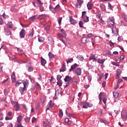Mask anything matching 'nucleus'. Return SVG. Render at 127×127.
Masks as SVG:
<instances>
[{
	"mask_svg": "<svg viewBox=\"0 0 127 127\" xmlns=\"http://www.w3.org/2000/svg\"><path fill=\"white\" fill-rule=\"evenodd\" d=\"M107 24L109 27H113V26L115 25V18L110 17L107 20Z\"/></svg>",
	"mask_w": 127,
	"mask_h": 127,
	"instance_id": "1",
	"label": "nucleus"
},
{
	"mask_svg": "<svg viewBox=\"0 0 127 127\" xmlns=\"http://www.w3.org/2000/svg\"><path fill=\"white\" fill-rule=\"evenodd\" d=\"M113 36H118L119 35V32L116 27H114L112 28Z\"/></svg>",
	"mask_w": 127,
	"mask_h": 127,
	"instance_id": "2",
	"label": "nucleus"
},
{
	"mask_svg": "<svg viewBox=\"0 0 127 127\" xmlns=\"http://www.w3.org/2000/svg\"><path fill=\"white\" fill-rule=\"evenodd\" d=\"M13 104H14V108H15V111L16 112L20 111V107L19 106L18 102H14Z\"/></svg>",
	"mask_w": 127,
	"mask_h": 127,
	"instance_id": "3",
	"label": "nucleus"
},
{
	"mask_svg": "<svg viewBox=\"0 0 127 127\" xmlns=\"http://www.w3.org/2000/svg\"><path fill=\"white\" fill-rule=\"evenodd\" d=\"M78 104L80 106H83V109H88L90 107L88 102H79Z\"/></svg>",
	"mask_w": 127,
	"mask_h": 127,
	"instance_id": "4",
	"label": "nucleus"
},
{
	"mask_svg": "<svg viewBox=\"0 0 127 127\" xmlns=\"http://www.w3.org/2000/svg\"><path fill=\"white\" fill-rule=\"evenodd\" d=\"M83 2H84V1L82 0H77V2L76 3V7L77 8H81Z\"/></svg>",
	"mask_w": 127,
	"mask_h": 127,
	"instance_id": "5",
	"label": "nucleus"
},
{
	"mask_svg": "<svg viewBox=\"0 0 127 127\" xmlns=\"http://www.w3.org/2000/svg\"><path fill=\"white\" fill-rule=\"evenodd\" d=\"M38 18H39V16H37V15H33L29 18V20L30 22H32V21H34V20H36Z\"/></svg>",
	"mask_w": 127,
	"mask_h": 127,
	"instance_id": "6",
	"label": "nucleus"
},
{
	"mask_svg": "<svg viewBox=\"0 0 127 127\" xmlns=\"http://www.w3.org/2000/svg\"><path fill=\"white\" fill-rule=\"evenodd\" d=\"M26 32L25 30L22 29L19 33V36L21 38H24Z\"/></svg>",
	"mask_w": 127,
	"mask_h": 127,
	"instance_id": "7",
	"label": "nucleus"
},
{
	"mask_svg": "<svg viewBox=\"0 0 127 127\" xmlns=\"http://www.w3.org/2000/svg\"><path fill=\"white\" fill-rule=\"evenodd\" d=\"M81 42L83 44H87V43H89V42H90V40L88 39V38L84 37L81 39Z\"/></svg>",
	"mask_w": 127,
	"mask_h": 127,
	"instance_id": "8",
	"label": "nucleus"
},
{
	"mask_svg": "<svg viewBox=\"0 0 127 127\" xmlns=\"http://www.w3.org/2000/svg\"><path fill=\"white\" fill-rule=\"evenodd\" d=\"M72 77H70L68 75L65 76V78L64 79V82H69V83H73L72 81Z\"/></svg>",
	"mask_w": 127,
	"mask_h": 127,
	"instance_id": "9",
	"label": "nucleus"
},
{
	"mask_svg": "<svg viewBox=\"0 0 127 127\" xmlns=\"http://www.w3.org/2000/svg\"><path fill=\"white\" fill-rule=\"evenodd\" d=\"M77 67H79V64H74L71 66L70 69H69V72H71V71L73 70H75Z\"/></svg>",
	"mask_w": 127,
	"mask_h": 127,
	"instance_id": "10",
	"label": "nucleus"
},
{
	"mask_svg": "<svg viewBox=\"0 0 127 127\" xmlns=\"http://www.w3.org/2000/svg\"><path fill=\"white\" fill-rule=\"evenodd\" d=\"M69 21L71 23V24H76L77 23V21H76V20L74 19L73 18V17L72 16H69Z\"/></svg>",
	"mask_w": 127,
	"mask_h": 127,
	"instance_id": "11",
	"label": "nucleus"
},
{
	"mask_svg": "<svg viewBox=\"0 0 127 127\" xmlns=\"http://www.w3.org/2000/svg\"><path fill=\"white\" fill-rule=\"evenodd\" d=\"M121 118L123 121H127V113L121 114Z\"/></svg>",
	"mask_w": 127,
	"mask_h": 127,
	"instance_id": "12",
	"label": "nucleus"
},
{
	"mask_svg": "<svg viewBox=\"0 0 127 127\" xmlns=\"http://www.w3.org/2000/svg\"><path fill=\"white\" fill-rule=\"evenodd\" d=\"M47 62L46 61L42 58V57H41V64L42 66H45V64H46Z\"/></svg>",
	"mask_w": 127,
	"mask_h": 127,
	"instance_id": "13",
	"label": "nucleus"
},
{
	"mask_svg": "<svg viewBox=\"0 0 127 127\" xmlns=\"http://www.w3.org/2000/svg\"><path fill=\"white\" fill-rule=\"evenodd\" d=\"M76 74L77 76H80L81 74H82V69L79 67L77 68L76 70Z\"/></svg>",
	"mask_w": 127,
	"mask_h": 127,
	"instance_id": "14",
	"label": "nucleus"
},
{
	"mask_svg": "<svg viewBox=\"0 0 127 127\" xmlns=\"http://www.w3.org/2000/svg\"><path fill=\"white\" fill-rule=\"evenodd\" d=\"M26 90L27 89L24 87L19 88V91L20 93L21 94V95H23V92H24V91H26Z\"/></svg>",
	"mask_w": 127,
	"mask_h": 127,
	"instance_id": "15",
	"label": "nucleus"
},
{
	"mask_svg": "<svg viewBox=\"0 0 127 127\" xmlns=\"http://www.w3.org/2000/svg\"><path fill=\"white\" fill-rule=\"evenodd\" d=\"M23 86H24V88H25L26 89H27V87H28V80H26L25 81L23 82Z\"/></svg>",
	"mask_w": 127,
	"mask_h": 127,
	"instance_id": "16",
	"label": "nucleus"
},
{
	"mask_svg": "<svg viewBox=\"0 0 127 127\" xmlns=\"http://www.w3.org/2000/svg\"><path fill=\"white\" fill-rule=\"evenodd\" d=\"M76 58L78 60H79V61H84V57H82V55H77Z\"/></svg>",
	"mask_w": 127,
	"mask_h": 127,
	"instance_id": "17",
	"label": "nucleus"
},
{
	"mask_svg": "<svg viewBox=\"0 0 127 127\" xmlns=\"http://www.w3.org/2000/svg\"><path fill=\"white\" fill-rule=\"evenodd\" d=\"M64 71H66V65H65V63H64L60 72H64Z\"/></svg>",
	"mask_w": 127,
	"mask_h": 127,
	"instance_id": "18",
	"label": "nucleus"
},
{
	"mask_svg": "<svg viewBox=\"0 0 127 127\" xmlns=\"http://www.w3.org/2000/svg\"><path fill=\"white\" fill-rule=\"evenodd\" d=\"M11 77L12 83H14V82H15V74L14 72L12 73Z\"/></svg>",
	"mask_w": 127,
	"mask_h": 127,
	"instance_id": "19",
	"label": "nucleus"
},
{
	"mask_svg": "<svg viewBox=\"0 0 127 127\" xmlns=\"http://www.w3.org/2000/svg\"><path fill=\"white\" fill-rule=\"evenodd\" d=\"M87 6L88 9H89V10H90V9H92V8H93V3H88L87 4Z\"/></svg>",
	"mask_w": 127,
	"mask_h": 127,
	"instance_id": "20",
	"label": "nucleus"
},
{
	"mask_svg": "<svg viewBox=\"0 0 127 127\" xmlns=\"http://www.w3.org/2000/svg\"><path fill=\"white\" fill-rule=\"evenodd\" d=\"M48 43H49V44H54V41L52 37H49L48 38Z\"/></svg>",
	"mask_w": 127,
	"mask_h": 127,
	"instance_id": "21",
	"label": "nucleus"
},
{
	"mask_svg": "<svg viewBox=\"0 0 127 127\" xmlns=\"http://www.w3.org/2000/svg\"><path fill=\"white\" fill-rule=\"evenodd\" d=\"M21 121H22V116L21 115H19L17 118V122L19 124H20L21 122Z\"/></svg>",
	"mask_w": 127,
	"mask_h": 127,
	"instance_id": "22",
	"label": "nucleus"
},
{
	"mask_svg": "<svg viewBox=\"0 0 127 127\" xmlns=\"http://www.w3.org/2000/svg\"><path fill=\"white\" fill-rule=\"evenodd\" d=\"M59 7H60V5H57L55 8H54L52 12L55 13V12H56L57 10H58V9H59Z\"/></svg>",
	"mask_w": 127,
	"mask_h": 127,
	"instance_id": "23",
	"label": "nucleus"
},
{
	"mask_svg": "<svg viewBox=\"0 0 127 127\" xmlns=\"http://www.w3.org/2000/svg\"><path fill=\"white\" fill-rule=\"evenodd\" d=\"M23 82V81H22L21 80H18L15 83V86L18 87V86H19V85H20V84H22Z\"/></svg>",
	"mask_w": 127,
	"mask_h": 127,
	"instance_id": "24",
	"label": "nucleus"
},
{
	"mask_svg": "<svg viewBox=\"0 0 127 127\" xmlns=\"http://www.w3.org/2000/svg\"><path fill=\"white\" fill-rule=\"evenodd\" d=\"M105 59H98L97 62L99 64H104V62H105Z\"/></svg>",
	"mask_w": 127,
	"mask_h": 127,
	"instance_id": "25",
	"label": "nucleus"
},
{
	"mask_svg": "<svg viewBox=\"0 0 127 127\" xmlns=\"http://www.w3.org/2000/svg\"><path fill=\"white\" fill-rule=\"evenodd\" d=\"M46 100V96H45V95H43L41 96V102L42 103V104H43V103H44V102H45Z\"/></svg>",
	"mask_w": 127,
	"mask_h": 127,
	"instance_id": "26",
	"label": "nucleus"
},
{
	"mask_svg": "<svg viewBox=\"0 0 127 127\" xmlns=\"http://www.w3.org/2000/svg\"><path fill=\"white\" fill-rule=\"evenodd\" d=\"M48 56L50 60H51L52 58H54V55H53V54H52V53L51 52L49 53Z\"/></svg>",
	"mask_w": 127,
	"mask_h": 127,
	"instance_id": "27",
	"label": "nucleus"
},
{
	"mask_svg": "<svg viewBox=\"0 0 127 127\" xmlns=\"http://www.w3.org/2000/svg\"><path fill=\"white\" fill-rule=\"evenodd\" d=\"M71 82H72V83L73 82V85H74V86H77L78 84V81L75 78H72Z\"/></svg>",
	"mask_w": 127,
	"mask_h": 127,
	"instance_id": "28",
	"label": "nucleus"
},
{
	"mask_svg": "<svg viewBox=\"0 0 127 127\" xmlns=\"http://www.w3.org/2000/svg\"><path fill=\"white\" fill-rule=\"evenodd\" d=\"M116 72H117V75H116L117 77H119V76H120V75L122 74V70H121L120 69H117L116 70Z\"/></svg>",
	"mask_w": 127,
	"mask_h": 127,
	"instance_id": "29",
	"label": "nucleus"
},
{
	"mask_svg": "<svg viewBox=\"0 0 127 127\" xmlns=\"http://www.w3.org/2000/svg\"><path fill=\"white\" fill-rule=\"evenodd\" d=\"M89 60H95V61H97V59H96V58L95 57L94 55H91L89 57Z\"/></svg>",
	"mask_w": 127,
	"mask_h": 127,
	"instance_id": "30",
	"label": "nucleus"
},
{
	"mask_svg": "<svg viewBox=\"0 0 127 127\" xmlns=\"http://www.w3.org/2000/svg\"><path fill=\"white\" fill-rule=\"evenodd\" d=\"M82 18L83 19L85 22H89V17H88L87 16H84V17H82Z\"/></svg>",
	"mask_w": 127,
	"mask_h": 127,
	"instance_id": "31",
	"label": "nucleus"
},
{
	"mask_svg": "<svg viewBox=\"0 0 127 127\" xmlns=\"http://www.w3.org/2000/svg\"><path fill=\"white\" fill-rule=\"evenodd\" d=\"M7 26L8 28H12L13 27V24H12V22H10L8 23Z\"/></svg>",
	"mask_w": 127,
	"mask_h": 127,
	"instance_id": "32",
	"label": "nucleus"
},
{
	"mask_svg": "<svg viewBox=\"0 0 127 127\" xmlns=\"http://www.w3.org/2000/svg\"><path fill=\"white\" fill-rule=\"evenodd\" d=\"M59 117V118H62L63 117V111L62 109H60Z\"/></svg>",
	"mask_w": 127,
	"mask_h": 127,
	"instance_id": "33",
	"label": "nucleus"
},
{
	"mask_svg": "<svg viewBox=\"0 0 127 127\" xmlns=\"http://www.w3.org/2000/svg\"><path fill=\"white\" fill-rule=\"evenodd\" d=\"M5 34L8 36V35H10L11 34V32H10L9 30H5Z\"/></svg>",
	"mask_w": 127,
	"mask_h": 127,
	"instance_id": "34",
	"label": "nucleus"
},
{
	"mask_svg": "<svg viewBox=\"0 0 127 127\" xmlns=\"http://www.w3.org/2000/svg\"><path fill=\"white\" fill-rule=\"evenodd\" d=\"M48 106L51 108H52L54 106V103H52V100H50L48 104Z\"/></svg>",
	"mask_w": 127,
	"mask_h": 127,
	"instance_id": "35",
	"label": "nucleus"
},
{
	"mask_svg": "<svg viewBox=\"0 0 127 127\" xmlns=\"http://www.w3.org/2000/svg\"><path fill=\"white\" fill-rule=\"evenodd\" d=\"M17 49L19 55H22V54H24L22 50L19 49L18 48H17Z\"/></svg>",
	"mask_w": 127,
	"mask_h": 127,
	"instance_id": "36",
	"label": "nucleus"
},
{
	"mask_svg": "<svg viewBox=\"0 0 127 127\" xmlns=\"http://www.w3.org/2000/svg\"><path fill=\"white\" fill-rule=\"evenodd\" d=\"M98 76L99 77L98 80L99 81H101L102 80V78H103V76H104V74L103 73H100L99 74H98Z\"/></svg>",
	"mask_w": 127,
	"mask_h": 127,
	"instance_id": "37",
	"label": "nucleus"
},
{
	"mask_svg": "<svg viewBox=\"0 0 127 127\" xmlns=\"http://www.w3.org/2000/svg\"><path fill=\"white\" fill-rule=\"evenodd\" d=\"M100 7L102 10H106V5L104 4H101Z\"/></svg>",
	"mask_w": 127,
	"mask_h": 127,
	"instance_id": "38",
	"label": "nucleus"
},
{
	"mask_svg": "<svg viewBox=\"0 0 127 127\" xmlns=\"http://www.w3.org/2000/svg\"><path fill=\"white\" fill-rule=\"evenodd\" d=\"M38 41L39 42H43L44 41V37H40L38 38Z\"/></svg>",
	"mask_w": 127,
	"mask_h": 127,
	"instance_id": "39",
	"label": "nucleus"
},
{
	"mask_svg": "<svg viewBox=\"0 0 127 127\" xmlns=\"http://www.w3.org/2000/svg\"><path fill=\"white\" fill-rule=\"evenodd\" d=\"M113 96L114 98H118L119 97V93L116 92H113Z\"/></svg>",
	"mask_w": 127,
	"mask_h": 127,
	"instance_id": "40",
	"label": "nucleus"
},
{
	"mask_svg": "<svg viewBox=\"0 0 127 127\" xmlns=\"http://www.w3.org/2000/svg\"><path fill=\"white\" fill-rule=\"evenodd\" d=\"M73 61V58L69 59L67 61H66V63L67 64H69V63H72Z\"/></svg>",
	"mask_w": 127,
	"mask_h": 127,
	"instance_id": "41",
	"label": "nucleus"
},
{
	"mask_svg": "<svg viewBox=\"0 0 127 127\" xmlns=\"http://www.w3.org/2000/svg\"><path fill=\"white\" fill-rule=\"evenodd\" d=\"M61 32L63 33L64 36H66L67 34H66V32H65V30L63 29H62L61 30Z\"/></svg>",
	"mask_w": 127,
	"mask_h": 127,
	"instance_id": "42",
	"label": "nucleus"
},
{
	"mask_svg": "<svg viewBox=\"0 0 127 127\" xmlns=\"http://www.w3.org/2000/svg\"><path fill=\"white\" fill-rule=\"evenodd\" d=\"M24 121H25L26 123H29V122H30V118L26 117L24 119Z\"/></svg>",
	"mask_w": 127,
	"mask_h": 127,
	"instance_id": "43",
	"label": "nucleus"
},
{
	"mask_svg": "<svg viewBox=\"0 0 127 127\" xmlns=\"http://www.w3.org/2000/svg\"><path fill=\"white\" fill-rule=\"evenodd\" d=\"M57 85L61 87L62 86V80H58Z\"/></svg>",
	"mask_w": 127,
	"mask_h": 127,
	"instance_id": "44",
	"label": "nucleus"
},
{
	"mask_svg": "<svg viewBox=\"0 0 127 127\" xmlns=\"http://www.w3.org/2000/svg\"><path fill=\"white\" fill-rule=\"evenodd\" d=\"M108 7L109 9H111V10H113V5L111 4V3H108Z\"/></svg>",
	"mask_w": 127,
	"mask_h": 127,
	"instance_id": "45",
	"label": "nucleus"
},
{
	"mask_svg": "<svg viewBox=\"0 0 127 127\" xmlns=\"http://www.w3.org/2000/svg\"><path fill=\"white\" fill-rule=\"evenodd\" d=\"M123 82V79H118V81L117 82V85H118V87H120V84H121V82Z\"/></svg>",
	"mask_w": 127,
	"mask_h": 127,
	"instance_id": "46",
	"label": "nucleus"
},
{
	"mask_svg": "<svg viewBox=\"0 0 127 127\" xmlns=\"http://www.w3.org/2000/svg\"><path fill=\"white\" fill-rule=\"evenodd\" d=\"M61 78H62V76H61V75H58L57 76V80H61Z\"/></svg>",
	"mask_w": 127,
	"mask_h": 127,
	"instance_id": "47",
	"label": "nucleus"
},
{
	"mask_svg": "<svg viewBox=\"0 0 127 127\" xmlns=\"http://www.w3.org/2000/svg\"><path fill=\"white\" fill-rule=\"evenodd\" d=\"M3 24V20L1 17H0V25H2Z\"/></svg>",
	"mask_w": 127,
	"mask_h": 127,
	"instance_id": "48",
	"label": "nucleus"
},
{
	"mask_svg": "<svg viewBox=\"0 0 127 127\" xmlns=\"http://www.w3.org/2000/svg\"><path fill=\"white\" fill-rule=\"evenodd\" d=\"M79 27H84V26L83 25V22L82 21H79Z\"/></svg>",
	"mask_w": 127,
	"mask_h": 127,
	"instance_id": "49",
	"label": "nucleus"
},
{
	"mask_svg": "<svg viewBox=\"0 0 127 127\" xmlns=\"http://www.w3.org/2000/svg\"><path fill=\"white\" fill-rule=\"evenodd\" d=\"M109 45H110V47H113V46H114L115 43L112 42V41H110V42L109 43Z\"/></svg>",
	"mask_w": 127,
	"mask_h": 127,
	"instance_id": "50",
	"label": "nucleus"
},
{
	"mask_svg": "<svg viewBox=\"0 0 127 127\" xmlns=\"http://www.w3.org/2000/svg\"><path fill=\"white\" fill-rule=\"evenodd\" d=\"M28 71V72H32V71H33V68H32L31 66L29 67Z\"/></svg>",
	"mask_w": 127,
	"mask_h": 127,
	"instance_id": "51",
	"label": "nucleus"
},
{
	"mask_svg": "<svg viewBox=\"0 0 127 127\" xmlns=\"http://www.w3.org/2000/svg\"><path fill=\"white\" fill-rule=\"evenodd\" d=\"M86 13H87V12L86 11H83L82 12V17H84V16H86Z\"/></svg>",
	"mask_w": 127,
	"mask_h": 127,
	"instance_id": "52",
	"label": "nucleus"
},
{
	"mask_svg": "<svg viewBox=\"0 0 127 127\" xmlns=\"http://www.w3.org/2000/svg\"><path fill=\"white\" fill-rule=\"evenodd\" d=\"M40 10L41 12L44 11V7L41 5H40Z\"/></svg>",
	"mask_w": 127,
	"mask_h": 127,
	"instance_id": "53",
	"label": "nucleus"
},
{
	"mask_svg": "<svg viewBox=\"0 0 127 127\" xmlns=\"http://www.w3.org/2000/svg\"><path fill=\"white\" fill-rule=\"evenodd\" d=\"M67 116H68V117L70 118V119H71V118H74V117H73V114H70V113H69V114H67Z\"/></svg>",
	"mask_w": 127,
	"mask_h": 127,
	"instance_id": "54",
	"label": "nucleus"
},
{
	"mask_svg": "<svg viewBox=\"0 0 127 127\" xmlns=\"http://www.w3.org/2000/svg\"><path fill=\"white\" fill-rule=\"evenodd\" d=\"M36 88L37 89H40V85L39 84H38V83H36Z\"/></svg>",
	"mask_w": 127,
	"mask_h": 127,
	"instance_id": "55",
	"label": "nucleus"
},
{
	"mask_svg": "<svg viewBox=\"0 0 127 127\" xmlns=\"http://www.w3.org/2000/svg\"><path fill=\"white\" fill-rule=\"evenodd\" d=\"M2 15H3V18H7V17H8V15H6L5 14V12H4V13H3Z\"/></svg>",
	"mask_w": 127,
	"mask_h": 127,
	"instance_id": "56",
	"label": "nucleus"
},
{
	"mask_svg": "<svg viewBox=\"0 0 127 127\" xmlns=\"http://www.w3.org/2000/svg\"><path fill=\"white\" fill-rule=\"evenodd\" d=\"M116 61L117 63H120V62H121V59L120 58H117Z\"/></svg>",
	"mask_w": 127,
	"mask_h": 127,
	"instance_id": "57",
	"label": "nucleus"
},
{
	"mask_svg": "<svg viewBox=\"0 0 127 127\" xmlns=\"http://www.w3.org/2000/svg\"><path fill=\"white\" fill-rule=\"evenodd\" d=\"M21 26H22V27H28V26H29V24H26V25H24L23 24H20Z\"/></svg>",
	"mask_w": 127,
	"mask_h": 127,
	"instance_id": "58",
	"label": "nucleus"
},
{
	"mask_svg": "<svg viewBox=\"0 0 127 127\" xmlns=\"http://www.w3.org/2000/svg\"><path fill=\"white\" fill-rule=\"evenodd\" d=\"M122 17H123V18H124L125 20H126V21L127 22V15H123Z\"/></svg>",
	"mask_w": 127,
	"mask_h": 127,
	"instance_id": "59",
	"label": "nucleus"
},
{
	"mask_svg": "<svg viewBox=\"0 0 127 127\" xmlns=\"http://www.w3.org/2000/svg\"><path fill=\"white\" fill-rule=\"evenodd\" d=\"M86 36H88L89 38H91V37H93V34L89 33L88 35H87Z\"/></svg>",
	"mask_w": 127,
	"mask_h": 127,
	"instance_id": "60",
	"label": "nucleus"
},
{
	"mask_svg": "<svg viewBox=\"0 0 127 127\" xmlns=\"http://www.w3.org/2000/svg\"><path fill=\"white\" fill-rule=\"evenodd\" d=\"M44 27H45V30H49V29H50L49 26L46 25V26H45Z\"/></svg>",
	"mask_w": 127,
	"mask_h": 127,
	"instance_id": "61",
	"label": "nucleus"
},
{
	"mask_svg": "<svg viewBox=\"0 0 127 127\" xmlns=\"http://www.w3.org/2000/svg\"><path fill=\"white\" fill-rule=\"evenodd\" d=\"M38 79L39 81H42V77H41V75H40V74L39 75V76L38 77Z\"/></svg>",
	"mask_w": 127,
	"mask_h": 127,
	"instance_id": "62",
	"label": "nucleus"
},
{
	"mask_svg": "<svg viewBox=\"0 0 127 127\" xmlns=\"http://www.w3.org/2000/svg\"><path fill=\"white\" fill-rule=\"evenodd\" d=\"M103 102L104 104H106V103H107V98L105 97L103 98Z\"/></svg>",
	"mask_w": 127,
	"mask_h": 127,
	"instance_id": "63",
	"label": "nucleus"
},
{
	"mask_svg": "<svg viewBox=\"0 0 127 127\" xmlns=\"http://www.w3.org/2000/svg\"><path fill=\"white\" fill-rule=\"evenodd\" d=\"M62 42L66 46H67V41H64V40H62Z\"/></svg>",
	"mask_w": 127,
	"mask_h": 127,
	"instance_id": "64",
	"label": "nucleus"
}]
</instances>
